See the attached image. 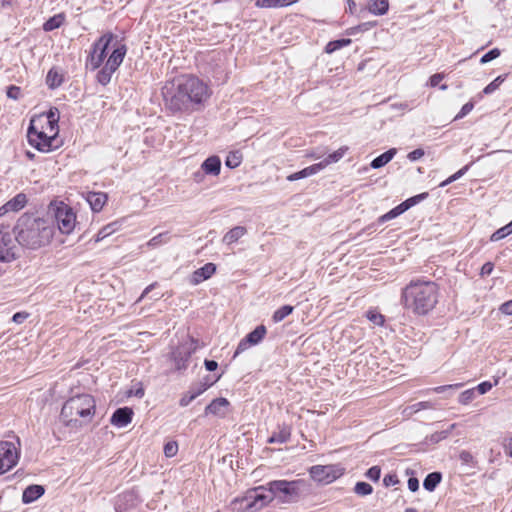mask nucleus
I'll return each mask as SVG.
<instances>
[{"label": "nucleus", "instance_id": "nucleus-1", "mask_svg": "<svg viewBox=\"0 0 512 512\" xmlns=\"http://www.w3.org/2000/svg\"><path fill=\"white\" fill-rule=\"evenodd\" d=\"M15 239L22 247L36 250L48 245L55 233L53 221L38 217L33 213H24L13 229Z\"/></svg>", "mask_w": 512, "mask_h": 512}, {"label": "nucleus", "instance_id": "nucleus-2", "mask_svg": "<svg viewBox=\"0 0 512 512\" xmlns=\"http://www.w3.org/2000/svg\"><path fill=\"white\" fill-rule=\"evenodd\" d=\"M438 290L434 281L412 280L402 291L403 305L416 315H427L438 302Z\"/></svg>", "mask_w": 512, "mask_h": 512}, {"label": "nucleus", "instance_id": "nucleus-3", "mask_svg": "<svg viewBox=\"0 0 512 512\" xmlns=\"http://www.w3.org/2000/svg\"><path fill=\"white\" fill-rule=\"evenodd\" d=\"M96 410V401L90 394H77L70 397L62 406L60 420L71 428L89 423Z\"/></svg>", "mask_w": 512, "mask_h": 512}, {"label": "nucleus", "instance_id": "nucleus-4", "mask_svg": "<svg viewBox=\"0 0 512 512\" xmlns=\"http://www.w3.org/2000/svg\"><path fill=\"white\" fill-rule=\"evenodd\" d=\"M268 498V504L277 500L280 504L297 503L303 492H309L311 485L305 479L272 480L262 485Z\"/></svg>", "mask_w": 512, "mask_h": 512}, {"label": "nucleus", "instance_id": "nucleus-5", "mask_svg": "<svg viewBox=\"0 0 512 512\" xmlns=\"http://www.w3.org/2000/svg\"><path fill=\"white\" fill-rule=\"evenodd\" d=\"M165 110L170 115L192 113V104L189 97H185L178 78L167 81L161 89Z\"/></svg>", "mask_w": 512, "mask_h": 512}, {"label": "nucleus", "instance_id": "nucleus-6", "mask_svg": "<svg viewBox=\"0 0 512 512\" xmlns=\"http://www.w3.org/2000/svg\"><path fill=\"white\" fill-rule=\"evenodd\" d=\"M177 78L185 97L191 99L192 113L200 111L211 94L208 85L194 75H180Z\"/></svg>", "mask_w": 512, "mask_h": 512}, {"label": "nucleus", "instance_id": "nucleus-7", "mask_svg": "<svg viewBox=\"0 0 512 512\" xmlns=\"http://www.w3.org/2000/svg\"><path fill=\"white\" fill-rule=\"evenodd\" d=\"M56 223L62 234H70L76 226V214L73 208L62 201H54L48 205L47 216Z\"/></svg>", "mask_w": 512, "mask_h": 512}, {"label": "nucleus", "instance_id": "nucleus-8", "mask_svg": "<svg viewBox=\"0 0 512 512\" xmlns=\"http://www.w3.org/2000/svg\"><path fill=\"white\" fill-rule=\"evenodd\" d=\"M268 505V498L262 485L247 490L244 496L231 501L232 509L239 512H257Z\"/></svg>", "mask_w": 512, "mask_h": 512}, {"label": "nucleus", "instance_id": "nucleus-9", "mask_svg": "<svg viewBox=\"0 0 512 512\" xmlns=\"http://www.w3.org/2000/svg\"><path fill=\"white\" fill-rule=\"evenodd\" d=\"M114 40H116V35L108 31L92 43L85 61L86 69L94 71L103 65L108 56V50Z\"/></svg>", "mask_w": 512, "mask_h": 512}, {"label": "nucleus", "instance_id": "nucleus-10", "mask_svg": "<svg viewBox=\"0 0 512 512\" xmlns=\"http://www.w3.org/2000/svg\"><path fill=\"white\" fill-rule=\"evenodd\" d=\"M198 347V339L189 336L172 348L169 353V360L173 363L176 372L183 374L187 370L191 356L197 351Z\"/></svg>", "mask_w": 512, "mask_h": 512}, {"label": "nucleus", "instance_id": "nucleus-11", "mask_svg": "<svg viewBox=\"0 0 512 512\" xmlns=\"http://www.w3.org/2000/svg\"><path fill=\"white\" fill-rule=\"evenodd\" d=\"M48 135L46 131L35 128L34 123H29L27 128V141L30 146L42 153H49L59 148V144H55L58 133L51 132Z\"/></svg>", "mask_w": 512, "mask_h": 512}, {"label": "nucleus", "instance_id": "nucleus-12", "mask_svg": "<svg viewBox=\"0 0 512 512\" xmlns=\"http://www.w3.org/2000/svg\"><path fill=\"white\" fill-rule=\"evenodd\" d=\"M308 473L313 481L318 485H328L342 477L345 468L340 464L313 465L308 469Z\"/></svg>", "mask_w": 512, "mask_h": 512}, {"label": "nucleus", "instance_id": "nucleus-13", "mask_svg": "<svg viewBox=\"0 0 512 512\" xmlns=\"http://www.w3.org/2000/svg\"><path fill=\"white\" fill-rule=\"evenodd\" d=\"M222 375V373L215 376L206 375L199 382L192 383L189 386L188 391L181 396L179 405L181 407L188 406L193 400H195L197 397L211 388L214 384H216L221 379Z\"/></svg>", "mask_w": 512, "mask_h": 512}, {"label": "nucleus", "instance_id": "nucleus-14", "mask_svg": "<svg viewBox=\"0 0 512 512\" xmlns=\"http://www.w3.org/2000/svg\"><path fill=\"white\" fill-rule=\"evenodd\" d=\"M60 112L57 107H50L47 111L34 115L30 123L35 124V128L42 131L59 133Z\"/></svg>", "mask_w": 512, "mask_h": 512}, {"label": "nucleus", "instance_id": "nucleus-15", "mask_svg": "<svg viewBox=\"0 0 512 512\" xmlns=\"http://www.w3.org/2000/svg\"><path fill=\"white\" fill-rule=\"evenodd\" d=\"M20 452L14 443L0 441V475L13 469L19 461Z\"/></svg>", "mask_w": 512, "mask_h": 512}, {"label": "nucleus", "instance_id": "nucleus-16", "mask_svg": "<svg viewBox=\"0 0 512 512\" xmlns=\"http://www.w3.org/2000/svg\"><path fill=\"white\" fill-rule=\"evenodd\" d=\"M267 333V328L265 325L260 324L256 326L252 331L246 334L244 338L240 340L238 343L236 350L233 354V359L247 350L250 346H256L260 344L265 338Z\"/></svg>", "mask_w": 512, "mask_h": 512}, {"label": "nucleus", "instance_id": "nucleus-17", "mask_svg": "<svg viewBox=\"0 0 512 512\" xmlns=\"http://www.w3.org/2000/svg\"><path fill=\"white\" fill-rule=\"evenodd\" d=\"M127 53V46L125 43L119 42L116 43L112 52L108 56L104 67L109 71L116 72L120 65L122 64Z\"/></svg>", "mask_w": 512, "mask_h": 512}, {"label": "nucleus", "instance_id": "nucleus-18", "mask_svg": "<svg viewBox=\"0 0 512 512\" xmlns=\"http://www.w3.org/2000/svg\"><path fill=\"white\" fill-rule=\"evenodd\" d=\"M127 53V46L125 43L119 42L116 43L112 52L108 56L104 67L109 71L116 72L120 65L122 64Z\"/></svg>", "mask_w": 512, "mask_h": 512}, {"label": "nucleus", "instance_id": "nucleus-19", "mask_svg": "<svg viewBox=\"0 0 512 512\" xmlns=\"http://www.w3.org/2000/svg\"><path fill=\"white\" fill-rule=\"evenodd\" d=\"M138 493L135 490H127L117 495L114 502L115 512H127L136 506Z\"/></svg>", "mask_w": 512, "mask_h": 512}, {"label": "nucleus", "instance_id": "nucleus-20", "mask_svg": "<svg viewBox=\"0 0 512 512\" xmlns=\"http://www.w3.org/2000/svg\"><path fill=\"white\" fill-rule=\"evenodd\" d=\"M134 416V411L131 407L123 406L120 408H117L110 417V423L117 427V428H123L128 426Z\"/></svg>", "mask_w": 512, "mask_h": 512}, {"label": "nucleus", "instance_id": "nucleus-21", "mask_svg": "<svg viewBox=\"0 0 512 512\" xmlns=\"http://www.w3.org/2000/svg\"><path fill=\"white\" fill-rule=\"evenodd\" d=\"M230 402L225 397H218L213 399L204 409V416L213 415L219 418H224L227 414V409Z\"/></svg>", "mask_w": 512, "mask_h": 512}, {"label": "nucleus", "instance_id": "nucleus-22", "mask_svg": "<svg viewBox=\"0 0 512 512\" xmlns=\"http://www.w3.org/2000/svg\"><path fill=\"white\" fill-rule=\"evenodd\" d=\"M217 271L216 264L208 262L196 269L190 276L189 282L191 285H198L210 279Z\"/></svg>", "mask_w": 512, "mask_h": 512}, {"label": "nucleus", "instance_id": "nucleus-23", "mask_svg": "<svg viewBox=\"0 0 512 512\" xmlns=\"http://www.w3.org/2000/svg\"><path fill=\"white\" fill-rule=\"evenodd\" d=\"M28 202L27 195L25 193H18L13 198L8 200L5 204L0 207V217L6 215L9 212H19L22 210Z\"/></svg>", "mask_w": 512, "mask_h": 512}, {"label": "nucleus", "instance_id": "nucleus-24", "mask_svg": "<svg viewBox=\"0 0 512 512\" xmlns=\"http://www.w3.org/2000/svg\"><path fill=\"white\" fill-rule=\"evenodd\" d=\"M277 431L271 433V435L267 439V443L274 444H284L290 440L292 428L290 425L286 423H281L277 425Z\"/></svg>", "mask_w": 512, "mask_h": 512}, {"label": "nucleus", "instance_id": "nucleus-25", "mask_svg": "<svg viewBox=\"0 0 512 512\" xmlns=\"http://www.w3.org/2000/svg\"><path fill=\"white\" fill-rule=\"evenodd\" d=\"M45 493V488L39 484L28 485L22 493V502L30 504L38 500Z\"/></svg>", "mask_w": 512, "mask_h": 512}, {"label": "nucleus", "instance_id": "nucleus-26", "mask_svg": "<svg viewBox=\"0 0 512 512\" xmlns=\"http://www.w3.org/2000/svg\"><path fill=\"white\" fill-rule=\"evenodd\" d=\"M201 169L206 175L218 176L221 171V159L217 155L207 157L201 164Z\"/></svg>", "mask_w": 512, "mask_h": 512}, {"label": "nucleus", "instance_id": "nucleus-27", "mask_svg": "<svg viewBox=\"0 0 512 512\" xmlns=\"http://www.w3.org/2000/svg\"><path fill=\"white\" fill-rule=\"evenodd\" d=\"M87 202L93 212H100L108 200L105 192H88L86 197Z\"/></svg>", "mask_w": 512, "mask_h": 512}, {"label": "nucleus", "instance_id": "nucleus-28", "mask_svg": "<svg viewBox=\"0 0 512 512\" xmlns=\"http://www.w3.org/2000/svg\"><path fill=\"white\" fill-rule=\"evenodd\" d=\"M321 170H323V165L318 162L288 175L286 179L290 182L297 181L317 174Z\"/></svg>", "mask_w": 512, "mask_h": 512}, {"label": "nucleus", "instance_id": "nucleus-29", "mask_svg": "<svg viewBox=\"0 0 512 512\" xmlns=\"http://www.w3.org/2000/svg\"><path fill=\"white\" fill-rule=\"evenodd\" d=\"M396 153H397L396 148H390V149L386 150L385 152L378 155L370 162V167L373 169H380V168L384 167L394 158Z\"/></svg>", "mask_w": 512, "mask_h": 512}, {"label": "nucleus", "instance_id": "nucleus-30", "mask_svg": "<svg viewBox=\"0 0 512 512\" xmlns=\"http://www.w3.org/2000/svg\"><path fill=\"white\" fill-rule=\"evenodd\" d=\"M442 481V473L434 471L426 475L423 480V488L428 492H433Z\"/></svg>", "mask_w": 512, "mask_h": 512}, {"label": "nucleus", "instance_id": "nucleus-31", "mask_svg": "<svg viewBox=\"0 0 512 512\" xmlns=\"http://www.w3.org/2000/svg\"><path fill=\"white\" fill-rule=\"evenodd\" d=\"M65 22V15L63 13L55 14L49 17L42 26L45 32H51L60 28Z\"/></svg>", "mask_w": 512, "mask_h": 512}, {"label": "nucleus", "instance_id": "nucleus-32", "mask_svg": "<svg viewBox=\"0 0 512 512\" xmlns=\"http://www.w3.org/2000/svg\"><path fill=\"white\" fill-rule=\"evenodd\" d=\"M389 10L388 0H370L368 11L377 16H383L387 14Z\"/></svg>", "mask_w": 512, "mask_h": 512}, {"label": "nucleus", "instance_id": "nucleus-33", "mask_svg": "<svg viewBox=\"0 0 512 512\" xmlns=\"http://www.w3.org/2000/svg\"><path fill=\"white\" fill-rule=\"evenodd\" d=\"M64 81L63 75L60 74L55 68H51L46 75V85L49 89L54 90L62 85Z\"/></svg>", "mask_w": 512, "mask_h": 512}, {"label": "nucleus", "instance_id": "nucleus-34", "mask_svg": "<svg viewBox=\"0 0 512 512\" xmlns=\"http://www.w3.org/2000/svg\"><path fill=\"white\" fill-rule=\"evenodd\" d=\"M247 233L244 226H235L230 229L223 237V242L230 245L237 242L241 237Z\"/></svg>", "mask_w": 512, "mask_h": 512}, {"label": "nucleus", "instance_id": "nucleus-35", "mask_svg": "<svg viewBox=\"0 0 512 512\" xmlns=\"http://www.w3.org/2000/svg\"><path fill=\"white\" fill-rule=\"evenodd\" d=\"M351 43L352 40L350 38H339L330 40L324 47V52L327 54H332L344 47L349 46Z\"/></svg>", "mask_w": 512, "mask_h": 512}, {"label": "nucleus", "instance_id": "nucleus-36", "mask_svg": "<svg viewBox=\"0 0 512 512\" xmlns=\"http://www.w3.org/2000/svg\"><path fill=\"white\" fill-rule=\"evenodd\" d=\"M429 196L428 192H422L417 195L411 196L404 201L400 203L401 208L403 209L404 213L409 210L410 208L414 207L415 205L421 203L422 201L426 200Z\"/></svg>", "mask_w": 512, "mask_h": 512}, {"label": "nucleus", "instance_id": "nucleus-37", "mask_svg": "<svg viewBox=\"0 0 512 512\" xmlns=\"http://www.w3.org/2000/svg\"><path fill=\"white\" fill-rule=\"evenodd\" d=\"M347 150H348V147L342 146L339 149H337L336 151L328 154L324 158V160L319 162V164H322L323 165V169H324L329 164L337 163L339 160H341L344 157V155L347 152Z\"/></svg>", "mask_w": 512, "mask_h": 512}, {"label": "nucleus", "instance_id": "nucleus-38", "mask_svg": "<svg viewBox=\"0 0 512 512\" xmlns=\"http://www.w3.org/2000/svg\"><path fill=\"white\" fill-rule=\"evenodd\" d=\"M294 311V307L292 305L286 304L282 305L278 309H276L272 314V321L274 323H279L283 321L286 317H288Z\"/></svg>", "mask_w": 512, "mask_h": 512}, {"label": "nucleus", "instance_id": "nucleus-39", "mask_svg": "<svg viewBox=\"0 0 512 512\" xmlns=\"http://www.w3.org/2000/svg\"><path fill=\"white\" fill-rule=\"evenodd\" d=\"M512 234V220L507 223L506 225L500 227L499 229H497L496 231H494L492 233V235L490 236V241L491 242H497V241H500L506 237H508L509 235Z\"/></svg>", "mask_w": 512, "mask_h": 512}, {"label": "nucleus", "instance_id": "nucleus-40", "mask_svg": "<svg viewBox=\"0 0 512 512\" xmlns=\"http://www.w3.org/2000/svg\"><path fill=\"white\" fill-rule=\"evenodd\" d=\"M118 227H119V225H118L117 222H112V223L107 224L106 226L102 227L98 231V233L94 237V241L96 243L102 241L103 239H105L109 235H111L114 232H116L118 230Z\"/></svg>", "mask_w": 512, "mask_h": 512}, {"label": "nucleus", "instance_id": "nucleus-41", "mask_svg": "<svg viewBox=\"0 0 512 512\" xmlns=\"http://www.w3.org/2000/svg\"><path fill=\"white\" fill-rule=\"evenodd\" d=\"M375 25H376L375 21L363 22V23H360V24H358L356 26L347 28L345 30V34L348 35V36H354V35H357L358 33H364L366 31H369Z\"/></svg>", "mask_w": 512, "mask_h": 512}, {"label": "nucleus", "instance_id": "nucleus-42", "mask_svg": "<svg viewBox=\"0 0 512 512\" xmlns=\"http://www.w3.org/2000/svg\"><path fill=\"white\" fill-rule=\"evenodd\" d=\"M455 426H456V424H451L448 429L436 431L433 434H431L430 436H428L426 438V440L430 444H437V443L441 442L442 440L446 439L450 435L452 430L455 428Z\"/></svg>", "mask_w": 512, "mask_h": 512}, {"label": "nucleus", "instance_id": "nucleus-43", "mask_svg": "<svg viewBox=\"0 0 512 512\" xmlns=\"http://www.w3.org/2000/svg\"><path fill=\"white\" fill-rule=\"evenodd\" d=\"M242 162V154L239 150L230 151L225 159V165L229 169L237 168Z\"/></svg>", "mask_w": 512, "mask_h": 512}, {"label": "nucleus", "instance_id": "nucleus-44", "mask_svg": "<svg viewBox=\"0 0 512 512\" xmlns=\"http://www.w3.org/2000/svg\"><path fill=\"white\" fill-rule=\"evenodd\" d=\"M366 318L376 326H384L385 316L381 314L376 308H371L365 313Z\"/></svg>", "mask_w": 512, "mask_h": 512}, {"label": "nucleus", "instance_id": "nucleus-45", "mask_svg": "<svg viewBox=\"0 0 512 512\" xmlns=\"http://www.w3.org/2000/svg\"><path fill=\"white\" fill-rule=\"evenodd\" d=\"M404 213L403 209L401 208L400 204L390 209L385 214L381 215L377 219L378 224H384L392 219L397 218L398 216L402 215Z\"/></svg>", "mask_w": 512, "mask_h": 512}, {"label": "nucleus", "instance_id": "nucleus-46", "mask_svg": "<svg viewBox=\"0 0 512 512\" xmlns=\"http://www.w3.org/2000/svg\"><path fill=\"white\" fill-rule=\"evenodd\" d=\"M5 242H0V262H11L17 258L14 247H4Z\"/></svg>", "mask_w": 512, "mask_h": 512}, {"label": "nucleus", "instance_id": "nucleus-47", "mask_svg": "<svg viewBox=\"0 0 512 512\" xmlns=\"http://www.w3.org/2000/svg\"><path fill=\"white\" fill-rule=\"evenodd\" d=\"M507 78V74H502L497 76L493 81H491L488 85H486L483 89V94L490 95L494 91H496L499 86L505 81Z\"/></svg>", "mask_w": 512, "mask_h": 512}, {"label": "nucleus", "instance_id": "nucleus-48", "mask_svg": "<svg viewBox=\"0 0 512 512\" xmlns=\"http://www.w3.org/2000/svg\"><path fill=\"white\" fill-rule=\"evenodd\" d=\"M114 72L109 71L104 66L100 68L96 74V81L102 86H106L110 83L112 75Z\"/></svg>", "mask_w": 512, "mask_h": 512}, {"label": "nucleus", "instance_id": "nucleus-49", "mask_svg": "<svg viewBox=\"0 0 512 512\" xmlns=\"http://www.w3.org/2000/svg\"><path fill=\"white\" fill-rule=\"evenodd\" d=\"M353 490L359 496H368L373 493L372 485L365 481L356 482Z\"/></svg>", "mask_w": 512, "mask_h": 512}, {"label": "nucleus", "instance_id": "nucleus-50", "mask_svg": "<svg viewBox=\"0 0 512 512\" xmlns=\"http://www.w3.org/2000/svg\"><path fill=\"white\" fill-rule=\"evenodd\" d=\"M169 233L168 232H162L157 234L156 236L152 237L148 242L147 246L156 248L158 246H161L169 241Z\"/></svg>", "mask_w": 512, "mask_h": 512}, {"label": "nucleus", "instance_id": "nucleus-51", "mask_svg": "<svg viewBox=\"0 0 512 512\" xmlns=\"http://www.w3.org/2000/svg\"><path fill=\"white\" fill-rule=\"evenodd\" d=\"M499 382V378H495L494 383L490 381H483L477 386L473 387L477 395H484L488 393L493 386H496Z\"/></svg>", "mask_w": 512, "mask_h": 512}, {"label": "nucleus", "instance_id": "nucleus-52", "mask_svg": "<svg viewBox=\"0 0 512 512\" xmlns=\"http://www.w3.org/2000/svg\"><path fill=\"white\" fill-rule=\"evenodd\" d=\"M463 386V383H455V384H448V385H442L437 386L433 388V391L438 394H444L447 393V396L451 395L453 392L458 390Z\"/></svg>", "mask_w": 512, "mask_h": 512}, {"label": "nucleus", "instance_id": "nucleus-53", "mask_svg": "<svg viewBox=\"0 0 512 512\" xmlns=\"http://www.w3.org/2000/svg\"><path fill=\"white\" fill-rule=\"evenodd\" d=\"M476 396L477 394L474 388L467 389L459 394L458 402L462 405H468L476 398Z\"/></svg>", "mask_w": 512, "mask_h": 512}, {"label": "nucleus", "instance_id": "nucleus-54", "mask_svg": "<svg viewBox=\"0 0 512 512\" xmlns=\"http://www.w3.org/2000/svg\"><path fill=\"white\" fill-rule=\"evenodd\" d=\"M406 475L410 476L408 481H407L408 489L411 492H417L419 490V480L415 476L414 470H412L410 468L406 469Z\"/></svg>", "mask_w": 512, "mask_h": 512}, {"label": "nucleus", "instance_id": "nucleus-55", "mask_svg": "<svg viewBox=\"0 0 512 512\" xmlns=\"http://www.w3.org/2000/svg\"><path fill=\"white\" fill-rule=\"evenodd\" d=\"M501 55V50L499 48H492L485 54H483L480 58V64H486L491 62L492 60H495Z\"/></svg>", "mask_w": 512, "mask_h": 512}, {"label": "nucleus", "instance_id": "nucleus-56", "mask_svg": "<svg viewBox=\"0 0 512 512\" xmlns=\"http://www.w3.org/2000/svg\"><path fill=\"white\" fill-rule=\"evenodd\" d=\"M459 460L461 461L462 465H467L470 467H475L477 463L474 456L467 450H462L459 453Z\"/></svg>", "mask_w": 512, "mask_h": 512}, {"label": "nucleus", "instance_id": "nucleus-57", "mask_svg": "<svg viewBox=\"0 0 512 512\" xmlns=\"http://www.w3.org/2000/svg\"><path fill=\"white\" fill-rule=\"evenodd\" d=\"M166 457H174L178 452V444L176 441H168L164 444L163 448Z\"/></svg>", "mask_w": 512, "mask_h": 512}, {"label": "nucleus", "instance_id": "nucleus-58", "mask_svg": "<svg viewBox=\"0 0 512 512\" xmlns=\"http://www.w3.org/2000/svg\"><path fill=\"white\" fill-rule=\"evenodd\" d=\"M21 87L11 84L6 87V96L12 100H18L21 97Z\"/></svg>", "mask_w": 512, "mask_h": 512}, {"label": "nucleus", "instance_id": "nucleus-59", "mask_svg": "<svg viewBox=\"0 0 512 512\" xmlns=\"http://www.w3.org/2000/svg\"><path fill=\"white\" fill-rule=\"evenodd\" d=\"M365 476L373 481V482H377L379 481L380 477H381V468L380 466L378 465H374L372 467H370L369 469H367V471L365 472Z\"/></svg>", "mask_w": 512, "mask_h": 512}, {"label": "nucleus", "instance_id": "nucleus-60", "mask_svg": "<svg viewBox=\"0 0 512 512\" xmlns=\"http://www.w3.org/2000/svg\"><path fill=\"white\" fill-rule=\"evenodd\" d=\"M474 102L472 100L468 101L467 103H465L460 111L457 113V115L455 116L454 120H460L462 118H464L465 116H467L474 108Z\"/></svg>", "mask_w": 512, "mask_h": 512}, {"label": "nucleus", "instance_id": "nucleus-61", "mask_svg": "<svg viewBox=\"0 0 512 512\" xmlns=\"http://www.w3.org/2000/svg\"><path fill=\"white\" fill-rule=\"evenodd\" d=\"M126 394L127 397L135 396L138 398H142L144 396V388L142 383H137L134 387L129 389Z\"/></svg>", "mask_w": 512, "mask_h": 512}, {"label": "nucleus", "instance_id": "nucleus-62", "mask_svg": "<svg viewBox=\"0 0 512 512\" xmlns=\"http://www.w3.org/2000/svg\"><path fill=\"white\" fill-rule=\"evenodd\" d=\"M399 483V479L396 473H388L383 478V485L385 487L395 486Z\"/></svg>", "mask_w": 512, "mask_h": 512}, {"label": "nucleus", "instance_id": "nucleus-63", "mask_svg": "<svg viewBox=\"0 0 512 512\" xmlns=\"http://www.w3.org/2000/svg\"><path fill=\"white\" fill-rule=\"evenodd\" d=\"M425 155V151L422 148L412 150L407 154V159L411 162H415Z\"/></svg>", "mask_w": 512, "mask_h": 512}, {"label": "nucleus", "instance_id": "nucleus-64", "mask_svg": "<svg viewBox=\"0 0 512 512\" xmlns=\"http://www.w3.org/2000/svg\"><path fill=\"white\" fill-rule=\"evenodd\" d=\"M30 316V314L26 311H19L13 314L12 322L16 324H22L25 320Z\"/></svg>", "mask_w": 512, "mask_h": 512}]
</instances>
